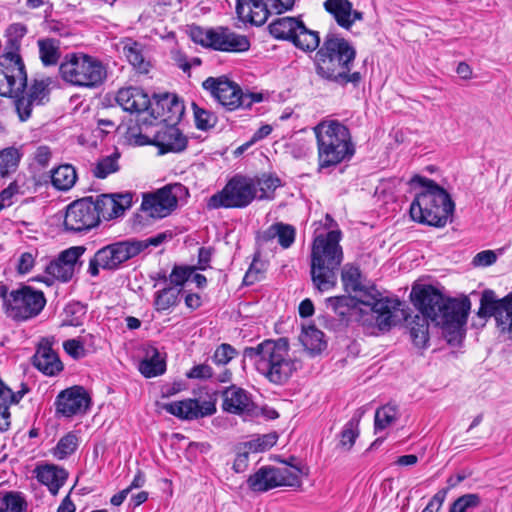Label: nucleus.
Returning a JSON list of instances; mask_svg holds the SVG:
<instances>
[{
	"label": "nucleus",
	"mask_w": 512,
	"mask_h": 512,
	"mask_svg": "<svg viewBox=\"0 0 512 512\" xmlns=\"http://www.w3.org/2000/svg\"><path fill=\"white\" fill-rule=\"evenodd\" d=\"M98 214L92 197L76 200L68 205L64 227L68 231H88L98 225Z\"/></svg>",
	"instance_id": "obj_18"
},
{
	"label": "nucleus",
	"mask_w": 512,
	"mask_h": 512,
	"mask_svg": "<svg viewBox=\"0 0 512 512\" xmlns=\"http://www.w3.org/2000/svg\"><path fill=\"white\" fill-rule=\"evenodd\" d=\"M413 293L422 315H416L410 323V337L415 346L424 348L429 341L428 318L443 330L449 343L456 342L463 335L470 303L467 299H446L432 286H425Z\"/></svg>",
	"instance_id": "obj_1"
},
{
	"label": "nucleus",
	"mask_w": 512,
	"mask_h": 512,
	"mask_svg": "<svg viewBox=\"0 0 512 512\" xmlns=\"http://www.w3.org/2000/svg\"><path fill=\"white\" fill-rule=\"evenodd\" d=\"M179 293V288H162V310L175 305L179 301Z\"/></svg>",
	"instance_id": "obj_64"
},
{
	"label": "nucleus",
	"mask_w": 512,
	"mask_h": 512,
	"mask_svg": "<svg viewBox=\"0 0 512 512\" xmlns=\"http://www.w3.org/2000/svg\"><path fill=\"white\" fill-rule=\"evenodd\" d=\"M277 439L278 437L274 433L265 434L245 442V447L251 450L252 453L263 452L274 446L277 442Z\"/></svg>",
	"instance_id": "obj_55"
},
{
	"label": "nucleus",
	"mask_w": 512,
	"mask_h": 512,
	"mask_svg": "<svg viewBox=\"0 0 512 512\" xmlns=\"http://www.w3.org/2000/svg\"><path fill=\"white\" fill-rule=\"evenodd\" d=\"M324 8L335 22L346 30H349L356 21L363 19V13L354 10L349 0H326Z\"/></svg>",
	"instance_id": "obj_26"
},
{
	"label": "nucleus",
	"mask_w": 512,
	"mask_h": 512,
	"mask_svg": "<svg viewBox=\"0 0 512 512\" xmlns=\"http://www.w3.org/2000/svg\"><path fill=\"white\" fill-rule=\"evenodd\" d=\"M28 392V388L22 385V389L14 392L0 378V408H10L12 405L18 404L24 395Z\"/></svg>",
	"instance_id": "obj_51"
},
{
	"label": "nucleus",
	"mask_w": 512,
	"mask_h": 512,
	"mask_svg": "<svg viewBox=\"0 0 512 512\" xmlns=\"http://www.w3.org/2000/svg\"><path fill=\"white\" fill-rule=\"evenodd\" d=\"M202 87L227 111L247 109L263 100L261 93H244L237 83L225 77H208Z\"/></svg>",
	"instance_id": "obj_11"
},
{
	"label": "nucleus",
	"mask_w": 512,
	"mask_h": 512,
	"mask_svg": "<svg viewBox=\"0 0 512 512\" xmlns=\"http://www.w3.org/2000/svg\"><path fill=\"white\" fill-rule=\"evenodd\" d=\"M120 153L115 151L111 155L100 158L92 169L93 175L98 179H104L119 170Z\"/></svg>",
	"instance_id": "obj_45"
},
{
	"label": "nucleus",
	"mask_w": 512,
	"mask_h": 512,
	"mask_svg": "<svg viewBox=\"0 0 512 512\" xmlns=\"http://www.w3.org/2000/svg\"><path fill=\"white\" fill-rule=\"evenodd\" d=\"M66 317L62 321V326L77 327L82 324V317L85 315L84 308L80 305H69L65 309Z\"/></svg>",
	"instance_id": "obj_56"
},
{
	"label": "nucleus",
	"mask_w": 512,
	"mask_h": 512,
	"mask_svg": "<svg viewBox=\"0 0 512 512\" xmlns=\"http://www.w3.org/2000/svg\"><path fill=\"white\" fill-rule=\"evenodd\" d=\"M324 334L315 326H308L303 328L300 335V341L311 353H320L326 347V342L323 339Z\"/></svg>",
	"instance_id": "obj_42"
},
{
	"label": "nucleus",
	"mask_w": 512,
	"mask_h": 512,
	"mask_svg": "<svg viewBox=\"0 0 512 512\" xmlns=\"http://www.w3.org/2000/svg\"><path fill=\"white\" fill-rule=\"evenodd\" d=\"M296 231L292 225L278 222L269 226L259 236L258 241L266 243L277 238L278 243L284 249L289 248L295 241Z\"/></svg>",
	"instance_id": "obj_31"
},
{
	"label": "nucleus",
	"mask_w": 512,
	"mask_h": 512,
	"mask_svg": "<svg viewBox=\"0 0 512 512\" xmlns=\"http://www.w3.org/2000/svg\"><path fill=\"white\" fill-rule=\"evenodd\" d=\"M279 486L300 487L301 486V468L294 465H284L282 467H274Z\"/></svg>",
	"instance_id": "obj_44"
},
{
	"label": "nucleus",
	"mask_w": 512,
	"mask_h": 512,
	"mask_svg": "<svg viewBox=\"0 0 512 512\" xmlns=\"http://www.w3.org/2000/svg\"><path fill=\"white\" fill-rule=\"evenodd\" d=\"M37 255L38 252L36 250L22 253L16 266L17 272L21 275L29 273L35 265Z\"/></svg>",
	"instance_id": "obj_59"
},
{
	"label": "nucleus",
	"mask_w": 512,
	"mask_h": 512,
	"mask_svg": "<svg viewBox=\"0 0 512 512\" xmlns=\"http://www.w3.org/2000/svg\"><path fill=\"white\" fill-rule=\"evenodd\" d=\"M184 114L185 105L182 98L175 93H162V124L179 125Z\"/></svg>",
	"instance_id": "obj_29"
},
{
	"label": "nucleus",
	"mask_w": 512,
	"mask_h": 512,
	"mask_svg": "<svg viewBox=\"0 0 512 512\" xmlns=\"http://www.w3.org/2000/svg\"><path fill=\"white\" fill-rule=\"evenodd\" d=\"M20 161V153L14 147L0 151V177L4 178L16 171Z\"/></svg>",
	"instance_id": "obj_49"
},
{
	"label": "nucleus",
	"mask_w": 512,
	"mask_h": 512,
	"mask_svg": "<svg viewBox=\"0 0 512 512\" xmlns=\"http://www.w3.org/2000/svg\"><path fill=\"white\" fill-rule=\"evenodd\" d=\"M295 0H237L236 13L243 22L262 25L272 13L292 9Z\"/></svg>",
	"instance_id": "obj_16"
},
{
	"label": "nucleus",
	"mask_w": 512,
	"mask_h": 512,
	"mask_svg": "<svg viewBox=\"0 0 512 512\" xmlns=\"http://www.w3.org/2000/svg\"><path fill=\"white\" fill-rule=\"evenodd\" d=\"M341 279L345 291L359 293V302L363 306V308H360V312L371 313L379 330H389L400 321L403 316L400 309L401 301L382 297L374 287H366L363 284L359 268L353 265H345L342 269Z\"/></svg>",
	"instance_id": "obj_3"
},
{
	"label": "nucleus",
	"mask_w": 512,
	"mask_h": 512,
	"mask_svg": "<svg viewBox=\"0 0 512 512\" xmlns=\"http://www.w3.org/2000/svg\"><path fill=\"white\" fill-rule=\"evenodd\" d=\"M186 376L190 379L205 380L213 376V370L208 364H198L193 366L187 373Z\"/></svg>",
	"instance_id": "obj_62"
},
{
	"label": "nucleus",
	"mask_w": 512,
	"mask_h": 512,
	"mask_svg": "<svg viewBox=\"0 0 512 512\" xmlns=\"http://www.w3.org/2000/svg\"><path fill=\"white\" fill-rule=\"evenodd\" d=\"M341 232L329 231L314 238L311 250V279L320 292L328 291L337 284V273L343 260L339 245Z\"/></svg>",
	"instance_id": "obj_5"
},
{
	"label": "nucleus",
	"mask_w": 512,
	"mask_h": 512,
	"mask_svg": "<svg viewBox=\"0 0 512 512\" xmlns=\"http://www.w3.org/2000/svg\"><path fill=\"white\" fill-rule=\"evenodd\" d=\"M301 23L302 21L296 17H281L272 21L268 28L274 38L292 42Z\"/></svg>",
	"instance_id": "obj_36"
},
{
	"label": "nucleus",
	"mask_w": 512,
	"mask_h": 512,
	"mask_svg": "<svg viewBox=\"0 0 512 512\" xmlns=\"http://www.w3.org/2000/svg\"><path fill=\"white\" fill-rule=\"evenodd\" d=\"M358 304H361L359 302V298L346 295L330 297L327 299L328 307L341 317L349 315L350 311L356 309Z\"/></svg>",
	"instance_id": "obj_47"
},
{
	"label": "nucleus",
	"mask_w": 512,
	"mask_h": 512,
	"mask_svg": "<svg viewBox=\"0 0 512 512\" xmlns=\"http://www.w3.org/2000/svg\"><path fill=\"white\" fill-rule=\"evenodd\" d=\"M160 245V234L145 240H126L107 245L99 249L89 261L88 273L92 277L99 275L100 268L116 270L122 263L137 256L149 246Z\"/></svg>",
	"instance_id": "obj_8"
},
{
	"label": "nucleus",
	"mask_w": 512,
	"mask_h": 512,
	"mask_svg": "<svg viewBox=\"0 0 512 512\" xmlns=\"http://www.w3.org/2000/svg\"><path fill=\"white\" fill-rule=\"evenodd\" d=\"M116 102L123 110L128 112H142L150 104V98L141 88L126 87L121 88L116 94Z\"/></svg>",
	"instance_id": "obj_27"
},
{
	"label": "nucleus",
	"mask_w": 512,
	"mask_h": 512,
	"mask_svg": "<svg viewBox=\"0 0 512 512\" xmlns=\"http://www.w3.org/2000/svg\"><path fill=\"white\" fill-rule=\"evenodd\" d=\"M32 363L35 368L47 376H55L63 370V363L47 339H43L38 344L32 357Z\"/></svg>",
	"instance_id": "obj_25"
},
{
	"label": "nucleus",
	"mask_w": 512,
	"mask_h": 512,
	"mask_svg": "<svg viewBox=\"0 0 512 512\" xmlns=\"http://www.w3.org/2000/svg\"><path fill=\"white\" fill-rule=\"evenodd\" d=\"M160 218V189L142 193V203L133 218V228L143 230Z\"/></svg>",
	"instance_id": "obj_24"
},
{
	"label": "nucleus",
	"mask_w": 512,
	"mask_h": 512,
	"mask_svg": "<svg viewBox=\"0 0 512 512\" xmlns=\"http://www.w3.org/2000/svg\"><path fill=\"white\" fill-rule=\"evenodd\" d=\"M84 246H72L62 251L57 258L50 261L46 266L45 272L53 279L66 283L74 275L75 267L79 258L84 254Z\"/></svg>",
	"instance_id": "obj_22"
},
{
	"label": "nucleus",
	"mask_w": 512,
	"mask_h": 512,
	"mask_svg": "<svg viewBox=\"0 0 512 512\" xmlns=\"http://www.w3.org/2000/svg\"><path fill=\"white\" fill-rule=\"evenodd\" d=\"M256 198V183L253 178L242 175L232 177L224 188L207 201L210 210L219 208H244Z\"/></svg>",
	"instance_id": "obj_12"
},
{
	"label": "nucleus",
	"mask_w": 512,
	"mask_h": 512,
	"mask_svg": "<svg viewBox=\"0 0 512 512\" xmlns=\"http://www.w3.org/2000/svg\"><path fill=\"white\" fill-rule=\"evenodd\" d=\"M77 180L75 168L70 164H63L52 170L51 183L60 191L71 189Z\"/></svg>",
	"instance_id": "obj_37"
},
{
	"label": "nucleus",
	"mask_w": 512,
	"mask_h": 512,
	"mask_svg": "<svg viewBox=\"0 0 512 512\" xmlns=\"http://www.w3.org/2000/svg\"><path fill=\"white\" fill-rule=\"evenodd\" d=\"M359 422V418L353 417L344 425L343 430L340 433L339 442V445L343 449L348 451L353 447L355 440L359 435Z\"/></svg>",
	"instance_id": "obj_53"
},
{
	"label": "nucleus",
	"mask_w": 512,
	"mask_h": 512,
	"mask_svg": "<svg viewBox=\"0 0 512 512\" xmlns=\"http://www.w3.org/2000/svg\"><path fill=\"white\" fill-rule=\"evenodd\" d=\"M78 444L79 438L76 433L69 432L61 437L53 448V455L59 460L66 459L76 451Z\"/></svg>",
	"instance_id": "obj_48"
},
{
	"label": "nucleus",
	"mask_w": 512,
	"mask_h": 512,
	"mask_svg": "<svg viewBox=\"0 0 512 512\" xmlns=\"http://www.w3.org/2000/svg\"><path fill=\"white\" fill-rule=\"evenodd\" d=\"M188 145L187 136L179 129L178 125L165 126L162 131V155L166 153H181Z\"/></svg>",
	"instance_id": "obj_32"
},
{
	"label": "nucleus",
	"mask_w": 512,
	"mask_h": 512,
	"mask_svg": "<svg viewBox=\"0 0 512 512\" xmlns=\"http://www.w3.org/2000/svg\"><path fill=\"white\" fill-rule=\"evenodd\" d=\"M497 260V255L493 250H484L477 253L473 260L472 264L475 267H487L494 264Z\"/></svg>",
	"instance_id": "obj_63"
},
{
	"label": "nucleus",
	"mask_w": 512,
	"mask_h": 512,
	"mask_svg": "<svg viewBox=\"0 0 512 512\" xmlns=\"http://www.w3.org/2000/svg\"><path fill=\"white\" fill-rule=\"evenodd\" d=\"M216 401L214 393L205 392L196 398L165 404L163 408L180 419L195 420L213 415L216 412Z\"/></svg>",
	"instance_id": "obj_17"
},
{
	"label": "nucleus",
	"mask_w": 512,
	"mask_h": 512,
	"mask_svg": "<svg viewBox=\"0 0 512 512\" xmlns=\"http://www.w3.org/2000/svg\"><path fill=\"white\" fill-rule=\"evenodd\" d=\"M222 406L226 412L244 414L253 410L254 403L244 389L231 386L223 392Z\"/></svg>",
	"instance_id": "obj_28"
},
{
	"label": "nucleus",
	"mask_w": 512,
	"mask_h": 512,
	"mask_svg": "<svg viewBox=\"0 0 512 512\" xmlns=\"http://www.w3.org/2000/svg\"><path fill=\"white\" fill-rule=\"evenodd\" d=\"M91 398L82 386H73L61 391L56 397V412L64 417L83 414L87 411Z\"/></svg>",
	"instance_id": "obj_21"
},
{
	"label": "nucleus",
	"mask_w": 512,
	"mask_h": 512,
	"mask_svg": "<svg viewBox=\"0 0 512 512\" xmlns=\"http://www.w3.org/2000/svg\"><path fill=\"white\" fill-rule=\"evenodd\" d=\"M400 413L397 405L386 404L378 408L374 417V430L375 433L382 431L399 419Z\"/></svg>",
	"instance_id": "obj_41"
},
{
	"label": "nucleus",
	"mask_w": 512,
	"mask_h": 512,
	"mask_svg": "<svg viewBox=\"0 0 512 512\" xmlns=\"http://www.w3.org/2000/svg\"><path fill=\"white\" fill-rule=\"evenodd\" d=\"M192 110L198 130L207 131L216 125L217 116L213 112L199 107L195 102L192 103Z\"/></svg>",
	"instance_id": "obj_52"
},
{
	"label": "nucleus",
	"mask_w": 512,
	"mask_h": 512,
	"mask_svg": "<svg viewBox=\"0 0 512 512\" xmlns=\"http://www.w3.org/2000/svg\"><path fill=\"white\" fill-rule=\"evenodd\" d=\"M27 34V27L22 23H13L6 29V44L3 53L20 55L21 42Z\"/></svg>",
	"instance_id": "obj_38"
},
{
	"label": "nucleus",
	"mask_w": 512,
	"mask_h": 512,
	"mask_svg": "<svg viewBox=\"0 0 512 512\" xmlns=\"http://www.w3.org/2000/svg\"><path fill=\"white\" fill-rule=\"evenodd\" d=\"M355 58L356 49L352 43L339 34L329 32L315 54L316 72L323 79L339 85H357L361 74L350 73Z\"/></svg>",
	"instance_id": "obj_2"
},
{
	"label": "nucleus",
	"mask_w": 512,
	"mask_h": 512,
	"mask_svg": "<svg viewBox=\"0 0 512 512\" xmlns=\"http://www.w3.org/2000/svg\"><path fill=\"white\" fill-rule=\"evenodd\" d=\"M244 359L248 360L258 373L269 382L285 384L300 367V362L290 354L286 338L264 340L255 347H246Z\"/></svg>",
	"instance_id": "obj_4"
},
{
	"label": "nucleus",
	"mask_w": 512,
	"mask_h": 512,
	"mask_svg": "<svg viewBox=\"0 0 512 512\" xmlns=\"http://www.w3.org/2000/svg\"><path fill=\"white\" fill-rule=\"evenodd\" d=\"M27 87V73L21 55H0V95L18 96Z\"/></svg>",
	"instance_id": "obj_15"
},
{
	"label": "nucleus",
	"mask_w": 512,
	"mask_h": 512,
	"mask_svg": "<svg viewBox=\"0 0 512 512\" xmlns=\"http://www.w3.org/2000/svg\"><path fill=\"white\" fill-rule=\"evenodd\" d=\"M254 181L256 183V198L260 200L271 199L276 188L280 186V179L272 175L264 174Z\"/></svg>",
	"instance_id": "obj_50"
},
{
	"label": "nucleus",
	"mask_w": 512,
	"mask_h": 512,
	"mask_svg": "<svg viewBox=\"0 0 512 512\" xmlns=\"http://www.w3.org/2000/svg\"><path fill=\"white\" fill-rule=\"evenodd\" d=\"M53 83L52 78L36 79L25 94L20 93L14 96L15 108L19 119L26 121L30 118L34 106L43 105L48 98L49 86Z\"/></svg>",
	"instance_id": "obj_20"
},
{
	"label": "nucleus",
	"mask_w": 512,
	"mask_h": 512,
	"mask_svg": "<svg viewBox=\"0 0 512 512\" xmlns=\"http://www.w3.org/2000/svg\"><path fill=\"white\" fill-rule=\"evenodd\" d=\"M63 349L69 356L76 360L83 358L86 355L84 341L80 339H69L64 341Z\"/></svg>",
	"instance_id": "obj_58"
},
{
	"label": "nucleus",
	"mask_w": 512,
	"mask_h": 512,
	"mask_svg": "<svg viewBox=\"0 0 512 512\" xmlns=\"http://www.w3.org/2000/svg\"><path fill=\"white\" fill-rule=\"evenodd\" d=\"M319 168L336 166L354 154L349 129L337 120H326L314 127Z\"/></svg>",
	"instance_id": "obj_7"
},
{
	"label": "nucleus",
	"mask_w": 512,
	"mask_h": 512,
	"mask_svg": "<svg viewBox=\"0 0 512 512\" xmlns=\"http://www.w3.org/2000/svg\"><path fill=\"white\" fill-rule=\"evenodd\" d=\"M133 201V194L131 192L116 193V194H101L93 201L98 214V222L102 217L105 220H110L123 214L128 209Z\"/></svg>",
	"instance_id": "obj_23"
},
{
	"label": "nucleus",
	"mask_w": 512,
	"mask_h": 512,
	"mask_svg": "<svg viewBox=\"0 0 512 512\" xmlns=\"http://www.w3.org/2000/svg\"><path fill=\"white\" fill-rule=\"evenodd\" d=\"M292 43L303 51H314L320 44V37L318 32L309 30L302 22Z\"/></svg>",
	"instance_id": "obj_43"
},
{
	"label": "nucleus",
	"mask_w": 512,
	"mask_h": 512,
	"mask_svg": "<svg viewBox=\"0 0 512 512\" xmlns=\"http://www.w3.org/2000/svg\"><path fill=\"white\" fill-rule=\"evenodd\" d=\"M188 196V190L180 183L162 187V218L169 216L178 207V202Z\"/></svg>",
	"instance_id": "obj_35"
},
{
	"label": "nucleus",
	"mask_w": 512,
	"mask_h": 512,
	"mask_svg": "<svg viewBox=\"0 0 512 512\" xmlns=\"http://www.w3.org/2000/svg\"><path fill=\"white\" fill-rule=\"evenodd\" d=\"M59 72L67 83L85 88L100 86L107 76L102 62L84 53L67 54L59 66Z\"/></svg>",
	"instance_id": "obj_9"
},
{
	"label": "nucleus",
	"mask_w": 512,
	"mask_h": 512,
	"mask_svg": "<svg viewBox=\"0 0 512 512\" xmlns=\"http://www.w3.org/2000/svg\"><path fill=\"white\" fill-rule=\"evenodd\" d=\"M481 504L478 494L468 493L458 497L450 506L449 512H469Z\"/></svg>",
	"instance_id": "obj_54"
},
{
	"label": "nucleus",
	"mask_w": 512,
	"mask_h": 512,
	"mask_svg": "<svg viewBox=\"0 0 512 512\" xmlns=\"http://www.w3.org/2000/svg\"><path fill=\"white\" fill-rule=\"evenodd\" d=\"M236 355V350L230 344L223 343L217 347L213 354V362L217 365H226Z\"/></svg>",
	"instance_id": "obj_57"
},
{
	"label": "nucleus",
	"mask_w": 512,
	"mask_h": 512,
	"mask_svg": "<svg viewBox=\"0 0 512 512\" xmlns=\"http://www.w3.org/2000/svg\"><path fill=\"white\" fill-rule=\"evenodd\" d=\"M45 304L46 298L41 290L22 285L9 293L5 310L9 317L24 321L39 315Z\"/></svg>",
	"instance_id": "obj_14"
},
{
	"label": "nucleus",
	"mask_w": 512,
	"mask_h": 512,
	"mask_svg": "<svg viewBox=\"0 0 512 512\" xmlns=\"http://www.w3.org/2000/svg\"><path fill=\"white\" fill-rule=\"evenodd\" d=\"M250 453H252V451L245 447V443L238 448V452L233 463V469L235 472L241 473L247 469Z\"/></svg>",
	"instance_id": "obj_61"
},
{
	"label": "nucleus",
	"mask_w": 512,
	"mask_h": 512,
	"mask_svg": "<svg viewBox=\"0 0 512 512\" xmlns=\"http://www.w3.org/2000/svg\"><path fill=\"white\" fill-rule=\"evenodd\" d=\"M123 53L135 69L141 73L148 72L150 64L145 60L141 44L129 39L124 44Z\"/></svg>",
	"instance_id": "obj_39"
},
{
	"label": "nucleus",
	"mask_w": 512,
	"mask_h": 512,
	"mask_svg": "<svg viewBox=\"0 0 512 512\" xmlns=\"http://www.w3.org/2000/svg\"><path fill=\"white\" fill-rule=\"evenodd\" d=\"M39 57L44 66L56 65L60 59L61 52L59 41L53 38L38 40Z\"/></svg>",
	"instance_id": "obj_40"
},
{
	"label": "nucleus",
	"mask_w": 512,
	"mask_h": 512,
	"mask_svg": "<svg viewBox=\"0 0 512 512\" xmlns=\"http://www.w3.org/2000/svg\"><path fill=\"white\" fill-rule=\"evenodd\" d=\"M248 487L254 492H265L278 487L274 466H263L247 480Z\"/></svg>",
	"instance_id": "obj_34"
},
{
	"label": "nucleus",
	"mask_w": 512,
	"mask_h": 512,
	"mask_svg": "<svg viewBox=\"0 0 512 512\" xmlns=\"http://www.w3.org/2000/svg\"><path fill=\"white\" fill-rule=\"evenodd\" d=\"M195 270V267H175L169 276V281L174 284V288L182 286L186 281L190 279L191 272Z\"/></svg>",
	"instance_id": "obj_60"
},
{
	"label": "nucleus",
	"mask_w": 512,
	"mask_h": 512,
	"mask_svg": "<svg viewBox=\"0 0 512 512\" xmlns=\"http://www.w3.org/2000/svg\"><path fill=\"white\" fill-rule=\"evenodd\" d=\"M411 182L423 188L411 203V218L430 226H445L454 211V202L450 195L433 180L414 176Z\"/></svg>",
	"instance_id": "obj_6"
},
{
	"label": "nucleus",
	"mask_w": 512,
	"mask_h": 512,
	"mask_svg": "<svg viewBox=\"0 0 512 512\" xmlns=\"http://www.w3.org/2000/svg\"><path fill=\"white\" fill-rule=\"evenodd\" d=\"M478 315L481 317L493 316L500 325L508 326L512 339V292L498 300L493 291H484L480 300Z\"/></svg>",
	"instance_id": "obj_19"
},
{
	"label": "nucleus",
	"mask_w": 512,
	"mask_h": 512,
	"mask_svg": "<svg viewBox=\"0 0 512 512\" xmlns=\"http://www.w3.org/2000/svg\"><path fill=\"white\" fill-rule=\"evenodd\" d=\"M27 502L20 492L0 494V512H26Z\"/></svg>",
	"instance_id": "obj_46"
},
{
	"label": "nucleus",
	"mask_w": 512,
	"mask_h": 512,
	"mask_svg": "<svg viewBox=\"0 0 512 512\" xmlns=\"http://www.w3.org/2000/svg\"><path fill=\"white\" fill-rule=\"evenodd\" d=\"M190 37L193 42L203 47L222 52H244L250 48V42L244 35L236 34L228 28L191 27Z\"/></svg>",
	"instance_id": "obj_13"
},
{
	"label": "nucleus",
	"mask_w": 512,
	"mask_h": 512,
	"mask_svg": "<svg viewBox=\"0 0 512 512\" xmlns=\"http://www.w3.org/2000/svg\"><path fill=\"white\" fill-rule=\"evenodd\" d=\"M36 477L40 483L47 486L51 494L56 495L68 478V472L53 464L36 468Z\"/></svg>",
	"instance_id": "obj_30"
},
{
	"label": "nucleus",
	"mask_w": 512,
	"mask_h": 512,
	"mask_svg": "<svg viewBox=\"0 0 512 512\" xmlns=\"http://www.w3.org/2000/svg\"><path fill=\"white\" fill-rule=\"evenodd\" d=\"M160 96L153 95V102L150 101L146 110L138 113L136 123L127 126L124 138L127 144L139 147L153 145L158 147L160 154V120H159Z\"/></svg>",
	"instance_id": "obj_10"
},
{
	"label": "nucleus",
	"mask_w": 512,
	"mask_h": 512,
	"mask_svg": "<svg viewBox=\"0 0 512 512\" xmlns=\"http://www.w3.org/2000/svg\"><path fill=\"white\" fill-rule=\"evenodd\" d=\"M142 356L138 362V370L145 378L156 377L160 374V352L157 347L143 345Z\"/></svg>",
	"instance_id": "obj_33"
}]
</instances>
